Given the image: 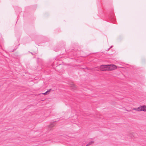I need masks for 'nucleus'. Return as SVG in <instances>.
Segmentation results:
<instances>
[{
    "label": "nucleus",
    "mask_w": 146,
    "mask_h": 146,
    "mask_svg": "<svg viewBox=\"0 0 146 146\" xmlns=\"http://www.w3.org/2000/svg\"><path fill=\"white\" fill-rule=\"evenodd\" d=\"M54 126V125L52 124L51 125H50V126H49V127H52V126Z\"/></svg>",
    "instance_id": "obj_7"
},
{
    "label": "nucleus",
    "mask_w": 146,
    "mask_h": 146,
    "mask_svg": "<svg viewBox=\"0 0 146 146\" xmlns=\"http://www.w3.org/2000/svg\"><path fill=\"white\" fill-rule=\"evenodd\" d=\"M134 110L138 111H146V106H140L137 108H134Z\"/></svg>",
    "instance_id": "obj_1"
},
{
    "label": "nucleus",
    "mask_w": 146,
    "mask_h": 146,
    "mask_svg": "<svg viewBox=\"0 0 146 146\" xmlns=\"http://www.w3.org/2000/svg\"><path fill=\"white\" fill-rule=\"evenodd\" d=\"M94 142L93 141H90L86 145V146H88L90 145H92L93 143Z\"/></svg>",
    "instance_id": "obj_6"
},
{
    "label": "nucleus",
    "mask_w": 146,
    "mask_h": 146,
    "mask_svg": "<svg viewBox=\"0 0 146 146\" xmlns=\"http://www.w3.org/2000/svg\"><path fill=\"white\" fill-rule=\"evenodd\" d=\"M70 86L74 90H75L76 89V87L73 83H72L70 84Z\"/></svg>",
    "instance_id": "obj_4"
},
{
    "label": "nucleus",
    "mask_w": 146,
    "mask_h": 146,
    "mask_svg": "<svg viewBox=\"0 0 146 146\" xmlns=\"http://www.w3.org/2000/svg\"><path fill=\"white\" fill-rule=\"evenodd\" d=\"M108 70H112L116 68V66L114 64L108 65Z\"/></svg>",
    "instance_id": "obj_3"
},
{
    "label": "nucleus",
    "mask_w": 146,
    "mask_h": 146,
    "mask_svg": "<svg viewBox=\"0 0 146 146\" xmlns=\"http://www.w3.org/2000/svg\"><path fill=\"white\" fill-rule=\"evenodd\" d=\"M51 90V89H50L49 90H48L45 93H42V94H44V95H46V94H49V92H50V91Z\"/></svg>",
    "instance_id": "obj_5"
},
{
    "label": "nucleus",
    "mask_w": 146,
    "mask_h": 146,
    "mask_svg": "<svg viewBox=\"0 0 146 146\" xmlns=\"http://www.w3.org/2000/svg\"><path fill=\"white\" fill-rule=\"evenodd\" d=\"M108 65H101L100 67V69L102 71L108 70Z\"/></svg>",
    "instance_id": "obj_2"
}]
</instances>
